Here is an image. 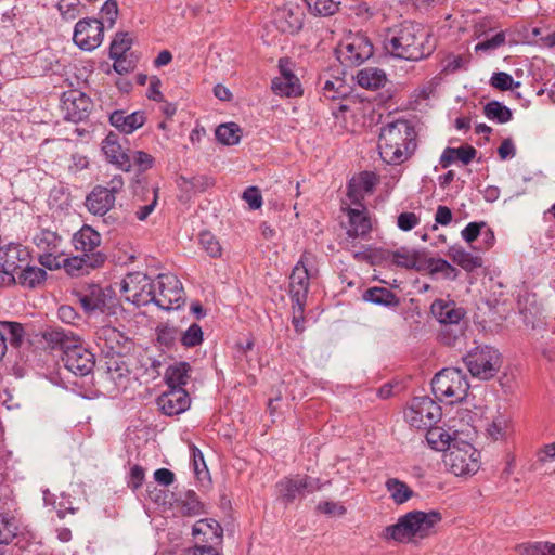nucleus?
Masks as SVG:
<instances>
[{
    "label": "nucleus",
    "mask_w": 555,
    "mask_h": 555,
    "mask_svg": "<svg viewBox=\"0 0 555 555\" xmlns=\"http://www.w3.org/2000/svg\"><path fill=\"white\" fill-rule=\"evenodd\" d=\"M430 39V35L420 25L405 22L399 29L386 35L384 49L395 57L420 61L431 54L434 44Z\"/></svg>",
    "instance_id": "nucleus-1"
},
{
    "label": "nucleus",
    "mask_w": 555,
    "mask_h": 555,
    "mask_svg": "<svg viewBox=\"0 0 555 555\" xmlns=\"http://www.w3.org/2000/svg\"><path fill=\"white\" fill-rule=\"evenodd\" d=\"M441 514L437 511L428 513L412 511L401 516L395 525L387 526L380 533L385 541L409 543L423 540L435 532V527L441 521Z\"/></svg>",
    "instance_id": "nucleus-2"
},
{
    "label": "nucleus",
    "mask_w": 555,
    "mask_h": 555,
    "mask_svg": "<svg viewBox=\"0 0 555 555\" xmlns=\"http://www.w3.org/2000/svg\"><path fill=\"white\" fill-rule=\"evenodd\" d=\"M466 375L457 367H447L435 375L431 388L438 399H450V403L463 401L469 390Z\"/></svg>",
    "instance_id": "nucleus-3"
},
{
    "label": "nucleus",
    "mask_w": 555,
    "mask_h": 555,
    "mask_svg": "<svg viewBox=\"0 0 555 555\" xmlns=\"http://www.w3.org/2000/svg\"><path fill=\"white\" fill-rule=\"evenodd\" d=\"M446 468L457 477L475 475L480 468V452L467 442H453L443 454Z\"/></svg>",
    "instance_id": "nucleus-4"
},
{
    "label": "nucleus",
    "mask_w": 555,
    "mask_h": 555,
    "mask_svg": "<svg viewBox=\"0 0 555 555\" xmlns=\"http://www.w3.org/2000/svg\"><path fill=\"white\" fill-rule=\"evenodd\" d=\"M464 363L473 377L488 380L500 371L502 357L498 349L482 345L470 349L464 357Z\"/></svg>",
    "instance_id": "nucleus-5"
},
{
    "label": "nucleus",
    "mask_w": 555,
    "mask_h": 555,
    "mask_svg": "<svg viewBox=\"0 0 555 555\" xmlns=\"http://www.w3.org/2000/svg\"><path fill=\"white\" fill-rule=\"evenodd\" d=\"M31 242L38 249V260L42 267L49 270L61 268V257L64 256L63 238L56 231L48 228L38 229L33 234Z\"/></svg>",
    "instance_id": "nucleus-6"
},
{
    "label": "nucleus",
    "mask_w": 555,
    "mask_h": 555,
    "mask_svg": "<svg viewBox=\"0 0 555 555\" xmlns=\"http://www.w3.org/2000/svg\"><path fill=\"white\" fill-rule=\"evenodd\" d=\"M336 54L344 66H360L373 55V44L363 34L350 35L339 44Z\"/></svg>",
    "instance_id": "nucleus-7"
},
{
    "label": "nucleus",
    "mask_w": 555,
    "mask_h": 555,
    "mask_svg": "<svg viewBox=\"0 0 555 555\" xmlns=\"http://www.w3.org/2000/svg\"><path fill=\"white\" fill-rule=\"evenodd\" d=\"M120 292L127 301L137 307L145 306L155 299V284L141 272L127 274L121 282Z\"/></svg>",
    "instance_id": "nucleus-8"
},
{
    "label": "nucleus",
    "mask_w": 555,
    "mask_h": 555,
    "mask_svg": "<svg viewBox=\"0 0 555 555\" xmlns=\"http://www.w3.org/2000/svg\"><path fill=\"white\" fill-rule=\"evenodd\" d=\"M312 255L310 253H304L289 276L291 297L294 304V309L297 307L299 313L304 311V307L306 305L309 280L311 276L309 266L312 264Z\"/></svg>",
    "instance_id": "nucleus-9"
},
{
    "label": "nucleus",
    "mask_w": 555,
    "mask_h": 555,
    "mask_svg": "<svg viewBox=\"0 0 555 555\" xmlns=\"http://www.w3.org/2000/svg\"><path fill=\"white\" fill-rule=\"evenodd\" d=\"M155 284L153 302L165 310L177 309L184 302L181 282L175 274H159Z\"/></svg>",
    "instance_id": "nucleus-10"
},
{
    "label": "nucleus",
    "mask_w": 555,
    "mask_h": 555,
    "mask_svg": "<svg viewBox=\"0 0 555 555\" xmlns=\"http://www.w3.org/2000/svg\"><path fill=\"white\" fill-rule=\"evenodd\" d=\"M406 422L415 428H427L441 417V408L428 397H416L404 412Z\"/></svg>",
    "instance_id": "nucleus-11"
},
{
    "label": "nucleus",
    "mask_w": 555,
    "mask_h": 555,
    "mask_svg": "<svg viewBox=\"0 0 555 555\" xmlns=\"http://www.w3.org/2000/svg\"><path fill=\"white\" fill-rule=\"evenodd\" d=\"M320 489V480L307 475L287 477L276 483L279 498L286 504L293 503L297 498L313 493Z\"/></svg>",
    "instance_id": "nucleus-12"
},
{
    "label": "nucleus",
    "mask_w": 555,
    "mask_h": 555,
    "mask_svg": "<svg viewBox=\"0 0 555 555\" xmlns=\"http://www.w3.org/2000/svg\"><path fill=\"white\" fill-rule=\"evenodd\" d=\"M95 341L105 357H120L131 348V340L116 327L105 325L95 334Z\"/></svg>",
    "instance_id": "nucleus-13"
},
{
    "label": "nucleus",
    "mask_w": 555,
    "mask_h": 555,
    "mask_svg": "<svg viewBox=\"0 0 555 555\" xmlns=\"http://www.w3.org/2000/svg\"><path fill=\"white\" fill-rule=\"evenodd\" d=\"M104 36V25L96 18L80 20L74 29L73 40L82 50L91 51L98 48Z\"/></svg>",
    "instance_id": "nucleus-14"
},
{
    "label": "nucleus",
    "mask_w": 555,
    "mask_h": 555,
    "mask_svg": "<svg viewBox=\"0 0 555 555\" xmlns=\"http://www.w3.org/2000/svg\"><path fill=\"white\" fill-rule=\"evenodd\" d=\"M91 100L78 90H70L63 94L62 111L64 117L77 122L88 117L91 111Z\"/></svg>",
    "instance_id": "nucleus-15"
},
{
    "label": "nucleus",
    "mask_w": 555,
    "mask_h": 555,
    "mask_svg": "<svg viewBox=\"0 0 555 555\" xmlns=\"http://www.w3.org/2000/svg\"><path fill=\"white\" fill-rule=\"evenodd\" d=\"M65 367L75 375L86 376L94 367V356L79 340L74 348L62 357Z\"/></svg>",
    "instance_id": "nucleus-16"
},
{
    "label": "nucleus",
    "mask_w": 555,
    "mask_h": 555,
    "mask_svg": "<svg viewBox=\"0 0 555 555\" xmlns=\"http://www.w3.org/2000/svg\"><path fill=\"white\" fill-rule=\"evenodd\" d=\"M191 404V399L184 388H169L157 398L159 410L168 415L175 416L185 412Z\"/></svg>",
    "instance_id": "nucleus-17"
},
{
    "label": "nucleus",
    "mask_w": 555,
    "mask_h": 555,
    "mask_svg": "<svg viewBox=\"0 0 555 555\" xmlns=\"http://www.w3.org/2000/svg\"><path fill=\"white\" fill-rule=\"evenodd\" d=\"M305 12L300 5L288 2L275 12L274 22L283 33L296 34L304 24Z\"/></svg>",
    "instance_id": "nucleus-18"
},
{
    "label": "nucleus",
    "mask_w": 555,
    "mask_h": 555,
    "mask_svg": "<svg viewBox=\"0 0 555 555\" xmlns=\"http://www.w3.org/2000/svg\"><path fill=\"white\" fill-rule=\"evenodd\" d=\"M416 150V141H384L378 144L379 155L387 164H401Z\"/></svg>",
    "instance_id": "nucleus-19"
},
{
    "label": "nucleus",
    "mask_w": 555,
    "mask_h": 555,
    "mask_svg": "<svg viewBox=\"0 0 555 555\" xmlns=\"http://www.w3.org/2000/svg\"><path fill=\"white\" fill-rule=\"evenodd\" d=\"M430 312L444 325H457L465 317V310L450 299H436L430 306Z\"/></svg>",
    "instance_id": "nucleus-20"
},
{
    "label": "nucleus",
    "mask_w": 555,
    "mask_h": 555,
    "mask_svg": "<svg viewBox=\"0 0 555 555\" xmlns=\"http://www.w3.org/2000/svg\"><path fill=\"white\" fill-rule=\"evenodd\" d=\"M379 182L378 176L373 171H362L351 178L348 184V197L351 203L360 204V201L374 191Z\"/></svg>",
    "instance_id": "nucleus-21"
},
{
    "label": "nucleus",
    "mask_w": 555,
    "mask_h": 555,
    "mask_svg": "<svg viewBox=\"0 0 555 555\" xmlns=\"http://www.w3.org/2000/svg\"><path fill=\"white\" fill-rule=\"evenodd\" d=\"M106 257L103 253H91L70 258L61 257V267L63 266L70 275H79L83 271L102 266Z\"/></svg>",
    "instance_id": "nucleus-22"
},
{
    "label": "nucleus",
    "mask_w": 555,
    "mask_h": 555,
    "mask_svg": "<svg viewBox=\"0 0 555 555\" xmlns=\"http://www.w3.org/2000/svg\"><path fill=\"white\" fill-rule=\"evenodd\" d=\"M223 530L214 519H201L192 527L194 544H218L222 542Z\"/></svg>",
    "instance_id": "nucleus-23"
},
{
    "label": "nucleus",
    "mask_w": 555,
    "mask_h": 555,
    "mask_svg": "<svg viewBox=\"0 0 555 555\" xmlns=\"http://www.w3.org/2000/svg\"><path fill=\"white\" fill-rule=\"evenodd\" d=\"M42 338L51 350L62 351L63 356L80 340L73 332L60 327L43 331Z\"/></svg>",
    "instance_id": "nucleus-24"
},
{
    "label": "nucleus",
    "mask_w": 555,
    "mask_h": 555,
    "mask_svg": "<svg viewBox=\"0 0 555 555\" xmlns=\"http://www.w3.org/2000/svg\"><path fill=\"white\" fill-rule=\"evenodd\" d=\"M30 253L22 244L10 243L0 247V267L14 273L21 268V263L28 261Z\"/></svg>",
    "instance_id": "nucleus-25"
},
{
    "label": "nucleus",
    "mask_w": 555,
    "mask_h": 555,
    "mask_svg": "<svg viewBox=\"0 0 555 555\" xmlns=\"http://www.w3.org/2000/svg\"><path fill=\"white\" fill-rule=\"evenodd\" d=\"M115 205V197L103 185H96L86 197V207L95 216H104Z\"/></svg>",
    "instance_id": "nucleus-26"
},
{
    "label": "nucleus",
    "mask_w": 555,
    "mask_h": 555,
    "mask_svg": "<svg viewBox=\"0 0 555 555\" xmlns=\"http://www.w3.org/2000/svg\"><path fill=\"white\" fill-rule=\"evenodd\" d=\"M101 244V235L92 227L85 224L73 236V245L82 255L99 253L96 248Z\"/></svg>",
    "instance_id": "nucleus-27"
},
{
    "label": "nucleus",
    "mask_w": 555,
    "mask_h": 555,
    "mask_svg": "<svg viewBox=\"0 0 555 555\" xmlns=\"http://www.w3.org/2000/svg\"><path fill=\"white\" fill-rule=\"evenodd\" d=\"M111 124L125 134H130L145 122V116L142 112H133L126 115L122 111H115L109 116Z\"/></svg>",
    "instance_id": "nucleus-28"
},
{
    "label": "nucleus",
    "mask_w": 555,
    "mask_h": 555,
    "mask_svg": "<svg viewBox=\"0 0 555 555\" xmlns=\"http://www.w3.org/2000/svg\"><path fill=\"white\" fill-rule=\"evenodd\" d=\"M102 151L106 159L118 169L129 171L132 166L128 149H124L119 141H103Z\"/></svg>",
    "instance_id": "nucleus-29"
},
{
    "label": "nucleus",
    "mask_w": 555,
    "mask_h": 555,
    "mask_svg": "<svg viewBox=\"0 0 555 555\" xmlns=\"http://www.w3.org/2000/svg\"><path fill=\"white\" fill-rule=\"evenodd\" d=\"M349 229L347 234L350 237L365 236L372 229L371 220L366 215L365 208L348 209Z\"/></svg>",
    "instance_id": "nucleus-30"
},
{
    "label": "nucleus",
    "mask_w": 555,
    "mask_h": 555,
    "mask_svg": "<svg viewBox=\"0 0 555 555\" xmlns=\"http://www.w3.org/2000/svg\"><path fill=\"white\" fill-rule=\"evenodd\" d=\"M476 156V150L470 145L460 147H447L440 156V164L443 168L451 166L455 162L464 165L469 164Z\"/></svg>",
    "instance_id": "nucleus-31"
},
{
    "label": "nucleus",
    "mask_w": 555,
    "mask_h": 555,
    "mask_svg": "<svg viewBox=\"0 0 555 555\" xmlns=\"http://www.w3.org/2000/svg\"><path fill=\"white\" fill-rule=\"evenodd\" d=\"M416 135L414 125L406 119H396L387 122L382 128L379 139L389 138H402V139H414Z\"/></svg>",
    "instance_id": "nucleus-32"
},
{
    "label": "nucleus",
    "mask_w": 555,
    "mask_h": 555,
    "mask_svg": "<svg viewBox=\"0 0 555 555\" xmlns=\"http://www.w3.org/2000/svg\"><path fill=\"white\" fill-rule=\"evenodd\" d=\"M451 260L467 272H472L482 267V258L466 251L460 246H452L448 250Z\"/></svg>",
    "instance_id": "nucleus-33"
},
{
    "label": "nucleus",
    "mask_w": 555,
    "mask_h": 555,
    "mask_svg": "<svg viewBox=\"0 0 555 555\" xmlns=\"http://www.w3.org/2000/svg\"><path fill=\"white\" fill-rule=\"evenodd\" d=\"M428 427L429 429L426 433V441L430 448L436 451H444V453L449 451L453 444L452 441L455 442V437H453V435H455L456 431L450 434L442 427Z\"/></svg>",
    "instance_id": "nucleus-34"
},
{
    "label": "nucleus",
    "mask_w": 555,
    "mask_h": 555,
    "mask_svg": "<svg viewBox=\"0 0 555 555\" xmlns=\"http://www.w3.org/2000/svg\"><path fill=\"white\" fill-rule=\"evenodd\" d=\"M190 370L191 366L186 362H178L170 365L165 373L168 388H183L190 379Z\"/></svg>",
    "instance_id": "nucleus-35"
},
{
    "label": "nucleus",
    "mask_w": 555,
    "mask_h": 555,
    "mask_svg": "<svg viewBox=\"0 0 555 555\" xmlns=\"http://www.w3.org/2000/svg\"><path fill=\"white\" fill-rule=\"evenodd\" d=\"M272 90L275 94L285 96L301 94L299 80L293 73H287L284 77L274 78L272 80Z\"/></svg>",
    "instance_id": "nucleus-36"
},
{
    "label": "nucleus",
    "mask_w": 555,
    "mask_h": 555,
    "mask_svg": "<svg viewBox=\"0 0 555 555\" xmlns=\"http://www.w3.org/2000/svg\"><path fill=\"white\" fill-rule=\"evenodd\" d=\"M358 83L365 89L376 90L384 87L386 75L384 70L376 67H365L357 74Z\"/></svg>",
    "instance_id": "nucleus-37"
},
{
    "label": "nucleus",
    "mask_w": 555,
    "mask_h": 555,
    "mask_svg": "<svg viewBox=\"0 0 555 555\" xmlns=\"http://www.w3.org/2000/svg\"><path fill=\"white\" fill-rule=\"evenodd\" d=\"M47 279L44 269L36 266H26L16 279V282L27 288H36L40 286Z\"/></svg>",
    "instance_id": "nucleus-38"
},
{
    "label": "nucleus",
    "mask_w": 555,
    "mask_h": 555,
    "mask_svg": "<svg viewBox=\"0 0 555 555\" xmlns=\"http://www.w3.org/2000/svg\"><path fill=\"white\" fill-rule=\"evenodd\" d=\"M363 299L385 307H396L399 304L397 296L391 291L384 287L369 288L364 292Z\"/></svg>",
    "instance_id": "nucleus-39"
},
{
    "label": "nucleus",
    "mask_w": 555,
    "mask_h": 555,
    "mask_svg": "<svg viewBox=\"0 0 555 555\" xmlns=\"http://www.w3.org/2000/svg\"><path fill=\"white\" fill-rule=\"evenodd\" d=\"M385 487L392 501L398 505L408 502L414 495L413 490L398 478H389Z\"/></svg>",
    "instance_id": "nucleus-40"
},
{
    "label": "nucleus",
    "mask_w": 555,
    "mask_h": 555,
    "mask_svg": "<svg viewBox=\"0 0 555 555\" xmlns=\"http://www.w3.org/2000/svg\"><path fill=\"white\" fill-rule=\"evenodd\" d=\"M421 256L422 253L416 249L401 248L393 253V262L406 269L421 270L424 267Z\"/></svg>",
    "instance_id": "nucleus-41"
},
{
    "label": "nucleus",
    "mask_w": 555,
    "mask_h": 555,
    "mask_svg": "<svg viewBox=\"0 0 555 555\" xmlns=\"http://www.w3.org/2000/svg\"><path fill=\"white\" fill-rule=\"evenodd\" d=\"M20 532V521L10 514H0V544L11 543Z\"/></svg>",
    "instance_id": "nucleus-42"
},
{
    "label": "nucleus",
    "mask_w": 555,
    "mask_h": 555,
    "mask_svg": "<svg viewBox=\"0 0 555 555\" xmlns=\"http://www.w3.org/2000/svg\"><path fill=\"white\" fill-rule=\"evenodd\" d=\"M107 376L117 386H122V382L128 378L129 370L120 357H107Z\"/></svg>",
    "instance_id": "nucleus-43"
},
{
    "label": "nucleus",
    "mask_w": 555,
    "mask_h": 555,
    "mask_svg": "<svg viewBox=\"0 0 555 555\" xmlns=\"http://www.w3.org/2000/svg\"><path fill=\"white\" fill-rule=\"evenodd\" d=\"M309 12L314 16H332L339 11V1L335 0H304Z\"/></svg>",
    "instance_id": "nucleus-44"
},
{
    "label": "nucleus",
    "mask_w": 555,
    "mask_h": 555,
    "mask_svg": "<svg viewBox=\"0 0 555 555\" xmlns=\"http://www.w3.org/2000/svg\"><path fill=\"white\" fill-rule=\"evenodd\" d=\"M426 269L430 274L441 273L444 279L456 280L459 271L451 263L442 258H429L426 261Z\"/></svg>",
    "instance_id": "nucleus-45"
},
{
    "label": "nucleus",
    "mask_w": 555,
    "mask_h": 555,
    "mask_svg": "<svg viewBox=\"0 0 555 555\" xmlns=\"http://www.w3.org/2000/svg\"><path fill=\"white\" fill-rule=\"evenodd\" d=\"M483 113L488 119L495 120L500 124L507 122L512 118L511 109L498 101L489 102L485 106Z\"/></svg>",
    "instance_id": "nucleus-46"
},
{
    "label": "nucleus",
    "mask_w": 555,
    "mask_h": 555,
    "mask_svg": "<svg viewBox=\"0 0 555 555\" xmlns=\"http://www.w3.org/2000/svg\"><path fill=\"white\" fill-rule=\"evenodd\" d=\"M131 46L132 39L128 33H117L109 47V56H124Z\"/></svg>",
    "instance_id": "nucleus-47"
},
{
    "label": "nucleus",
    "mask_w": 555,
    "mask_h": 555,
    "mask_svg": "<svg viewBox=\"0 0 555 555\" xmlns=\"http://www.w3.org/2000/svg\"><path fill=\"white\" fill-rule=\"evenodd\" d=\"M505 43V33L499 31L495 35L488 37L485 35L483 39L475 46V52L489 53L496 50Z\"/></svg>",
    "instance_id": "nucleus-48"
},
{
    "label": "nucleus",
    "mask_w": 555,
    "mask_h": 555,
    "mask_svg": "<svg viewBox=\"0 0 555 555\" xmlns=\"http://www.w3.org/2000/svg\"><path fill=\"white\" fill-rule=\"evenodd\" d=\"M243 135L247 133L233 121L221 124L215 129V139H241Z\"/></svg>",
    "instance_id": "nucleus-49"
},
{
    "label": "nucleus",
    "mask_w": 555,
    "mask_h": 555,
    "mask_svg": "<svg viewBox=\"0 0 555 555\" xmlns=\"http://www.w3.org/2000/svg\"><path fill=\"white\" fill-rule=\"evenodd\" d=\"M509 429V422L503 415H498L489 425L487 431L493 440L504 439Z\"/></svg>",
    "instance_id": "nucleus-50"
},
{
    "label": "nucleus",
    "mask_w": 555,
    "mask_h": 555,
    "mask_svg": "<svg viewBox=\"0 0 555 555\" xmlns=\"http://www.w3.org/2000/svg\"><path fill=\"white\" fill-rule=\"evenodd\" d=\"M181 344L186 348L196 347L203 341V331L202 327L193 323L191 324L185 332H183L181 336Z\"/></svg>",
    "instance_id": "nucleus-51"
},
{
    "label": "nucleus",
    "mask_w": 555,
    "mask_h": 555,
    "mask_svg": "<svg viewBox=\"0 0 555 555\" xmlns=\"http://www.w3.org/2000/svg\"><path fill=\"white\" fill-rule=\"evenodd\" d=\"M199 244L202 248L210 256V257H219L221 256L222 248L220 246L219 241L212 235L210 232H202L199 234Z\"/></svg>",
    "instance_id": "nucleus-52"
},
{
    "label": "nucleus",
    "mask_w": 555,
    "mask_h": 555,
    "mask_svg": "<svg viewBox=\"0 0 555 555\" xmlns=\"http://www.w3.org/2000/svg\"><path fill=\"white\" fill-rule=\"evenodd\" d=\"M547 542L527 541L515 546L519 555H545Z\"/></svg>",
    "instance_id": "nucleus-53"
},
{
    "label": "nucleus",
    "mask_w": 555,
    "mask_h": 555,
    "mask_svg": "<svg viewBox=\"0 0 555 555\" xmlns=\"http://www.w3.org/2000/svg\"><path fill=\"white\" fill-rule=\"evenodd\" d=\"M490 83L499 90H512L520 86L519 81H514L513 77L504 72L494 73Z\"/></svg>",
    "instance_id": "nucleus-54"
},
{
    "label": "nucleus",
    "mask_w": 555,
    "mask_h": 555,
    "mask_svg": "<svg viewBox=\"0 0 555 555\" xmlns=\"http://www.w3.org/2000/svg\"><path fill=\"white\" fill-rule=\"evenodd\" d=\"M178 184H179V186L184 188L185 190L192 189V190L203 191L206 188H208L209 185H211L212 182L210 181V179H208L206 177L192 178V179H188L185 177H180L178 180Z\"/></svg>",
    "instance_id": "nucleus-55"
},
{
    "label": "nucleus",
    "mask_w": 555,
    "mask_h": 555,
    "mask_svg": "<svg viewBox=\"0 0 555 555\" xmlns=\"http://www.w3.org/2000/svg\"><path fill=\"white\" fill-rule=\"evenodd\" d=\"M420 223V217L414 212H401L397 218V225L401 231H411Z\"/></svg>",
    "instance_id": "nucleus-56"
},
{
    "label": "nucleus",
    "mask_w": 555,
    "mask_h": 555,
    "mask_svg": "<svg viewBox=\"0 0 555 555\" xmlns=\"http://www.w3.org/2000/svg\"><path fill=\"white\" fill-rule=\"evenodd\" d=\"M218 544H194L186 548L182 555H221L217 548Z\"/></svg>",
    "instance_id": "nucleus-57"
},
{
    "label": "nucleus",
    "mask_w": 555,
    "mask_h": 555,
    "mask_svg": "<svg viewBox=\"0 0 555 555\" xmlns=\"http://www.w3.org/2000/svg\"><path fill=\"white\" fill-rule=\"evenodd\" d=\"M243 198L249 205L250 209H258L262 205V196L256 186L247 188L243 193Z\"/></svg>",
    "instance_id": "nucleus-58"
},
{
    "label": "nucleus",
    "mask_w": 555,
    "mask_h": 555,
    "mask_svg": "<svg viewBox=\"0 0 555 555\" xmlns=\"http://www.w3.org/2000/svg\"><path fill=\"white\" fill-rule=\"evenodd\" d=\"M318 511H320L323 514L331 515V516H343L346 514V507L341 505L340 503L336 502H321L318 505Z\"/></svg>",
    "instance_id": "nucleus-59"
},
{
    "label": "nucleus",
    "mask_w": 555,
    "mask_h": 555,
    "mask_svg": "<svg viewBox=\"0 0 555 555\" xmlns=\"http://www.w3.org/2000/svg\"><path fill=\"white\" fill-rule=\"evenodd\" d=\"M144 469L139 465H133L130 468L128 486L133 490H138L144 481Z\"/></svg>",
    "instance_id": "nucleus-60"
},
{
    "label": "nucleus",
    "mask_w": 555,
    "mask_h": 555,
    "mask_svg": "<svg viewBox=\"0 0 555 555\" xmlns=\"http://www.w3.org/2000/svg\"><path fill=\"white\" fill-rule=\"evenodd\" d=\"M482 227H485L483 222H469L461 232L463 240L467 243H473L480 235Z\"/></svg>",
    "instance_id": "nucleus-61"
},
{
    "label": "nucleus",
    "mask_w": 555,
    "mask_h": 555,
    "mask_svg": "<svg viewBox=\"0 0 555 555\" xmlns=\"http://www.w3.org/2000/svg\"><path fill=\"white\" fill-rule=\"evenodd\" d=\"M2 326L10 333L11 343L15 346L20 345L24 333L23 326L15 322H3Z\"/></svg>",
    "instance_id": "nucleus-62"
},
{
    "label": "nucleus",
    "mask_w": 555,
    "mask_h": 555,
    "mask_svg": "<svg viewBox=\"0 0 555 555\" xmlns=\"http://www.w3.org/2000/svg\"><path fill=\"white\" fill-rule=\"evenodd\" d=\"M101 12L106 17L109 26H113L118 14L117 2L115 0H106L101 9Z\"/></svg>",
    "instance_id": "nucleus-63"
},
{
    "label": "nucleus",
    "mask_w": 555,
    "mask_h": 555,
    "mask_svg": "<svg viewBox=\"0 0 555 555\" xmlns=\"http://www.w3.org/2000/svg\"><path fill=\"white\" fill-rule=\"evenodd\" d=\"M0 129L3 135L14 137L18 130V122L13 116H7L0 121Z\"/></svg>",
    "instance_id": "nucleus-64"
}]
</instances>
